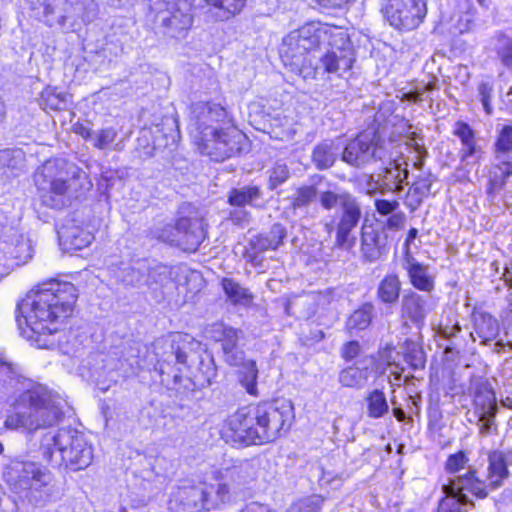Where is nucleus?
Masks as SVG:
<instances>
[{"mask_svg":"<svg viewBox=\"0 0 512 512\" xmlns=\"http://www.w3.org/2000/svg\"><path fill=\"white\" fill-rule=\"evenodd\" d=\"M12 390L19 394L4 421L6 429L34 434L57 424L63 417L66 401L60 395L22 378L12 364L0 359V399Z\"/></svg>","mask_w":512,"mask_h":512,"instance_id":"1","label":"nucleus"},{"mask_svg":"<svg viewBox=\"0 0 512 512\" xmlns=\"http://www.w3.org/2000/svg\"><path fill=\"white\" fill-rule=\"evenodd\" d=\"M77 298V289L70 282L50 280L31 290L17 305L16 321L22 335L39 347L53 345L46 337L59 331Z\"/></svg>","mask_w":512,"mask_h":512,"instance_id":"2","label":"nucleus"},{"mask_svg":"<svg viewBox=\"0 0 512 512\" xmlns=\"http://www.w3.org/2000/svg\"><path fill=\"white\" fill-rule=\"evenodd\" d=\"M337 29L320 22H310L299 29L291 31L282 40L280 55L283 63L298 70L304 78H316L317 75L336 74L342 76L349 71L354 63L350 49L337 48L326 52L312 67L307 55L321 44H331Z\"/></svg>","mask_w":512,"mask_h":512,"instance_id":"3","label":"nucleus"},{"mask_svg":"<svg viewBox=\"0 0 512 512\" xmlns=\"http://www.w3.org/2000/svg\"><path fill=\"white\" fill-rule=\"evenodd\" d=\"M294 407L288 400L263 402L238 409L227 421V437L241 445L263 444L276 440L290 429Z\"/></svg>","mask_w":512,"mask_h":512,"instance_id":"4","label":"nucleus"},{"mask_svg":"<svg viewBox=\"0 0 512 512\" xmlns=\"http://www.w3.org/2000/svg\"><path fill=\"white\" fill-rule=\"evenodd\" d=\"M226 118L227 111L220 104L198 101L191 105L190 134L200 152L214 161H223L241 153L247 144L246 136L236 127L214 125Z\"/></svg>","mask_w":512,"mask_h":512,"instance_id":"5","label":"nucleus"},{"mask_svg":"<svg viewBox=\"0 0 512 512\" xmlns=\"http://www.w3.org/2000/svg\"><path fill=\"white\" fill-rule=\"evenodd\" d=\"M317 198H319L321 207L326 211H331L337 206L340 208L335 226L333 223L325 224L328 233L335 229V247L344 250L354 247L356 244L354 232L362 217L358 199L345 190H326L319 193L316 186L303 185L298 187L292 195L289 209L296 216Z\"/></svg>","mask_w":512,"mask_h":512,"instance_id":"6","label":"nucleus"},{"mask_svg":"<svg viewBox=\"0 0 512 512\" xmlns=\"http://www.w3.org/2000/svg\"><path fill=\"white\" fill-rule=\"evenodd\" d=\"M34 182L43 205L62 209L82 197L92 183L81 168L64 159H50L34 173Z\"/></svg>","mask_w":512,"mask_h":512,"instance_id":"7","label":"nucleus"},{"mask_svg":"<svg viewBox=\"0 0 512 512\" xmlns=\"http://www.w3.org/2000/svg\"><path fill=\"white\" fill-rule=\"evenodd\" d=\"M510 458H512V452L507 454L498 450L489 452L486 479H480L476 476V470L469 468L464 475H459L445 486L448 496L441 500L437 512H467L470 501L464 491L479 498H485L488 495V488L501 487L509 476L507 466Z\"/></svg>","mask_w":512,"mask_h":512,"instance_id":"8","label":"nucleus"},{"mask_svg":"<svg viewBox=\"0 0 512 512\" xmlns=\"http://www.w3.org/2000/svg\"><path fill=\"white\" fill-rule=\"evenodd\" d=\"M39 451L53 467L64 466L71 471L89 467L93 461V447L86 435L74 428H61L55 434L42 437Z\"/></svg>","mask_w":512,"mask_h":512,"instance_id":"9","label":"nucleus"},{"mask_svg":"<svg viewBox=\"0 0 512 512\" xmlns=\"http://www.w3.org/2000/svg\"><path fill=\"white\" fill-rule=\"evenodd\" d=\"M206 333L209 338L220 343L223 361L231 367L239 368L238 378L242 387L250 395L256 396L258 368L254 360L246 359L245 352L239 344L242 331L223 323H214L207 328Z\"/></svg>","mask_w":512,"mask_h":512,"instance_id":"10","label":"nucleus"},{"mask_svg":"<svg viewBox=\"0 0 512 512\" xmlns=\"http://www.w3.org/2000/svg\"><path fill=\"white\" fill-rule=\"evenodd\" d=\"M269 461L265 458H252L239 461L220 470L223 479L228 482L234 494L240 499L251 497L256 488L270 480L267 471Z\"/></svg>","mask_w":512,"mask_h":512,"instance_id":"11","label":"nucleus"},{"mask_svg":"<svg viewBox=\"0 0 512 512\" xmlns=\"http://www.w3.org/2000/svg\"><path fill=\"white\" fill-rule=\"evenodd\" d=\"M43 21L50 27L64 26L67 22L76 25L78 21L91 22L97 15L94 0H39Z\"/></svg>","mask_w":512,"mask_h":512,"instance_id":"12","label":"nucleus"},{"mask_svg":"<svg viewBox=\"0 0 512 512\" xmlns=\"http://www.w3.org/2000/svg\"><path fill=\"white\" fill-rule=\"evenodd\" d=\"M163 242L178 246L185 251H196L205 239L203 219L182 217L175 225L165 224L156 232Z\"/></svg>","mask_w":512,"mask_h":512,"instance_id":"13","label":"nucleus"},{"mask_svg":"<svg viewBox=\"0 0 512 512\" xmlns=\"http://www.w3.org/2000/svg\"><path fill=\"white\" fill-rule=\"evenodd\" d=\"M150 9L172 37H179L193 23L190 0H149Z\"/></svg>","mask_w":512,"mask_h":512,"instance_id":"14","label":"nucleus"},{"mask_svg":"<svg viewBox=\"0 0 512 512\" xmlns=\"http://www.w3.org/2000/svg\"><path fill=\"white\" fill-rule=\"evenodd\" d=\"M383 150L378 145L375 132L364 131L350 140L341 153V159L350 166L361 168L381 160Z\"/></svg>","mask_w":512,"mask_h":512,"instance_id":"15","label":"nucleus"},{"mask_svg":"<svg viewBox=\"0 0 512 512\" xmlns=\"http://www.w3.org/2000/svg\"><path fill=\"white\" fill-rule=\"evenodd\" d=\"M385 14L391 26L399 30H412L419 26L427 14L425 0H386Z\"/></svg>","mask_w":512,"mask_h":512,"instance_id":"16","label":"nucleus"},{"mask_svg":"<svg viewBox=\"0 0 512 512\" xmlns=\"http://www.w3.org/2000/svg\"><path fill=\"white\" fill-rule=\"evenodd\" d=\"M6 482L15 490L39 489L50 480L47 473L33 462L13 461L3 472Z\"/></svg>","mask_w":512,"mask_h":512,"instance_id":"17","label":"nucleus"},{"mask_svg":"<svg viewBox=\"0 0 512 512\" xmlns=\"http://www.w3.org/2000/svg\"><path fill=\"white\" fill-rule=\"evenodd\" d=\"M475 412L478 415L479 433L483 436L497 430L495 417L497 413L496 396L486 382L477 385L475 393Z\"/></svg>","mask_w":512,"mask_h":512,"instance_id":"18","label":"nucleus"},{"mask_svg":"<svg viewBox=\"0 0 512 512\" xmlns=\"http://www.w3.org/2000/svg\"><path fill=\"white\" fill-rule=\"evenodd\" d=\"M198 488L202 492L201 501L204 511L219 510L238 501L227 481L223 479V474L218 471L215 482L199 483Z\"/></svg>","mask_w":512,"mask_h":512,"instance_id":"19","label":"nucleus"},{"mask_svg":"<svg viewBox=\"0 0 512 512\" xmlns=\"http://www.w3.org/2000/svg\"><path fill=\"white\" fill-rule=\"evenodd\" d=\"M437 303L438 300L433 295H420L410 290L401 299L400 316L406 322L420 327L427 315L436 308Z\"/></svg>","mask_w":512,"mask_h":512,"instance_id":"20","label":"nucleus"},{"mask_svg":"<svg viewBox=\"0 0 512 512\" xmlns=\"http://www.w3.org/2000/svg\"><path fill=\"white\" fill-rule=\"evenodd\" d=\"M172 353L175 354L177 363L187 365L189 362L197 361L198 375H195L199 385H210L217 376V367L214 363L213 357L207 353H188L184 347L172 345Z\"/></svg>","mask_w":512,"mask_h":512,"instance_id":"21","label":"nucleus"},{"mask_svg":"<svg viewBox=\"0 0 512 512\" xmlns=\"http://www.w3.org/2000/svg\"><path fill=\"white\" fill-rule=\"evenodd\" d=\"M453 134L459 138L461 143L458 152L461 163H469L470 159H473L476 163H480L483 160L485 151L479 144L476 133L469 124L463 121L456 122Z\"/></svg>","mask_w":512,"mask_h":512,"instance_id":"22","label":"nucleus"},{"mask_svg":"<svg viewBox=\"0 0 512 512\" xmlns=\"http://www.w3.org/2000/svg\"><path fill=\"white\" fill-rule=\"evenodd\" d=\"M200 488L196 485H183L178 487L168 501L169 512H202Z\"/></svg>","mask_w":512,"mask_h":512,"instance_id":"23","label":"nucleus"},{"mask_svg":"<svg viewBox=\"0 0 512 512\" xmlns=\"http://www.w3.org/2000/svg\"><path fill=\"white\" fill-rule=\"evenodd\" d=\"M403 268L407 271L410 283L415 289L428 293L434 289V277L428 273V268L419 263L408 250Z\"/></svg>","mask_w":512,"mask_h":512,"instance_id":"24","label":"nucleus"},{"mask_svg":"<svg viewBox=\"0 0 512 512\" xmlns=\"http://www.w3.org/2000/svg\"><path fill=\"white\" fill-rule=\"evenodd\" d=\"M60 241L70 250H80L89 246L94 240L91 232L78 226L74 221H67L58 230Z\"/></svg>","mask_w":512,"mask_h":512,"instance_id":"25","label":"nucleus"},{"mask_svg":"<svg viewBox=\"0 0 512 512\" xmlns=\"http://www.w3.org/2000/svg\"><path fill=\"white\" fill-rule=\"evenodd\" d=\"M387 236L371 227L362 230L361 252L368 262H375L387 252Z\"/></svg>","mask_w":512,"mask_h":512,"instance_id":"26","label":"nucleus"},{"mask_svg":"<svg viewBox=\"0 0 512 512\" xmlns=\"http://www.w3.org/2000/svg\"><path fill=\"white\" fill-rule=\"evenodd\" d=\"M1 248L3 254L12 261L13 268L26 264L33 257V246L31 240L22 234H15L11 243L4 242Z\"/></svg>","mask_w":512,"mask_h":512,"instance_id":"27","label":"nucleus"},{"mask_svg":"<svg viewBox=\"0 0 512 512\" xmlns=\"http://www.w3.org/2000/svg\"><path fill=\"white\" fill-rule=\"evenodd\" d=\"M436 177L431 172H422L410 186L404 204L411 212L416 211L422 204L424 198L430 194L431 186Z\"/></svg>","mask_w":512,"mask_h":512,"instance_id":"28","label":"nucleus"},{"mask_svg":"<svg viewBox=\"0 0 512 512\" xmlns=\"http://www.w3.org/2000/svg\"><path fill=\"white\" fill-rule=\"evenodd\" d=\"M341 145L335 140H324L318 143L312 151L311 159L318 170L332 167L338 158Z\"/></svg>","mask_w":512,"mask_h":512,"instance_id":"29","label":"nucleus"},{"mask_svg":"<svg viewBox=\"0 0 512 512\" xmlns=\"http://www.w3.org/2000/svg\"><path fill=\"white\" fill-rule=\"evenodd\" d=\"M408 177L407 164L405 162L393 161L386 167L381 175L382 194L386 192L399 193L402 191V183Z\"/></svg>","mask_w":512,"mask_h":512,"instance_id":"30","label":"nucleus"},{"mask_svg":"<svg viewBox=\"0 0 512 512\" xmlns=\"http://www.w3.org/2000/svg\"><path fill=\"white\" fill-rule=\"evenodd\" d=\"M474 333L487 343L499 334V323L496 318L487 312L475 311L473 313Z\"/></svg>","mask_w":512,"mask_h":512,"instance_id":"31","label":"nucleus"},{"mask_svg":"<svg viewBox=\"0 0 512 512\" xmlns=\"http://www.w3.org/2000/svg\"><path fill=\"white\" fill-rule=\"evenodd\" d=\"M211 6L209 13L215 20L225 21L239 14L247 0H205Z\"/></svg>","mask_w":512,"mask_h":512,"instance_id":"32","label":"nucleus"},{"mask_svg":"<svg viewBox=\"0 0 512 512\" xmlns=\"http://www.w3.org/2000/svg\"><path fill=\"white\" fill-rule=\"evenodd\" d=\"M263 192L259 186L246 185L240 188H234L230 191L228 203L232 206L244 207L245 205H256L261 200Z\"/></svg>","mask_w":512,"mask_h":512,"instance_id":"33","label":"nucleus"},{"mask_svg":"<svg viewBox=\"0 0 512 512\" xmlns=\"http://www.w3.org/2000/svg\"><path fill=\"white\" fill-rule=\"evenodd\" d=\"M401 291V281L396 274L386 275L378 284L377 298L384 304H394L398 301Z\"/></svg>","mask_w":512,"mask_h":512,"instance_id":"34","label":"nucleus"},{"mask_svg":"<svg viewBox=\"0 0 512 512\" xmlns=\"http://www.w3.org/2000/svg\"><path fill=\"white\" fill-rule=\"evenodd\" d=\"M71 96L57 87H47L41 93V105L44 109L65 110L71 102Z\"/></svg>","mask_w":512,"mask_h":512,"instance_id":"35","label":"nucleus"},{"mask_svg":"<svg viewBox=\"0 0 512 512\" xmlns=\"http://www.w3.org/2000/svg\"><path fill=\"white\" fill-rule=\"evenodd\" d=\"M370 371L368 367L350 366L339 373V382L348 388L360 389L365 386Z\"/></svg>","mask_w":512,"mask_h":512,"instance_id":"36","label":"nucleus"},{"mask_svg":"<svg viewBox=\"0 0 512 512\" xmlns=\"http://www.w3.org/2000/svg\"><path fill=\"white\" fill-rule=\"evenodd\" d=\"M374 305L370 302L364 303L355 310L346 321V328L349 332L365 330L373 319Z\"/></svg>","mask_w":512,"mask_h":512,"instance_id":"37","label":"nucleus"},{"mask_svg":"<svg viewBox=\"0 0 512 512\" xmlns=\"http://www.w3.org/2000/svg\"><path fill=\"white\" fill-rule=\"evenodd\" d=\"M367 415L372 419L382 418L389 412V405L383 391L375 389L365 397Z\"/></svg>","mask_w":512,"mask_h":512,"instance_id":"38","label":"nucleus"},{"mask_svg":"<svg viewBox=\"0 0 512 512\" xmlns=\"http://www.w3.org/2000/svg\"><path fill=\"white\" fill-rule=\"evenodd\" d=\"M487 179L486 193L494 198L506 186L508 180L500 162L496 161L490 165Z\"/></svg>","mask_w":512,"mask_h":512,"instance_id":"39","label":"nucleus"},{"mask_svg":"<svg viewBox=\"0 0 512 512\" xmlns=\"http://www.w3.org/2000/svg\"><path fill=\"white\" fill-rule=\"evenodd\" d=\"M172 274V268L163 264H157L148 269L145 283L151 288H167L172 284Z\"/></svg>","mask_w":512,"mask_h":512,"instance_id":"40","label":"nucleus"},{"mask_svg":"<svg viewBox=\"0 0 512 512\" xmlns=\"http://www.w3.org/2000/svg\"><path fill=\"white\" fill-rule=\"evenodd\" d=\"M512 152V125H503L497 128L496 140L493 144L495 159H502Z\"/></svg>","mask_w":512,"mask_h":512,"instance_id":"41","label":"nucleus"},{"mask_svg":"<svg viewBox=\"0 0 512 512\" xmlns=\"http://www.w3.org/2000/svg\"><path fill=\"white\" fill-rule=\"evenodd\" d=\"M24 162L25 154L21 149L0 150V174H5L7 170H20Z\"/></svg>","mask_w":512,"mask_h":512,"instance_id":"42","label":"nucleus"},{"mask_svg":"<svg viewBox=\"0 0 512 512\" xmlns=\"http://www.w3.org/2000/svg\"><path fill=\"white\" fill-rule=\"evenodd\" d=\"M222 288L228 299L233 304L246 305L252 299V295L248 292V290L242 287L238 282L234 281L233 279L224 278L222 280Z\"/></svg>","mask_w":512,"mask_h":512,"instance_id":"43","label":"nucleus"},{"mask_svg":"<svg viewBox=\"0 0 512 512\" xmlns=\"http://www.w3.org/2000/svg\"><path fill=\"white\" fill-rule=\"evenodd\" d=\"M468 463V458L466 454L463 451H458L455 454H451L445 464V469L449 474H456L454 477H450L448 479V482L443 485V492L445 493L446 498L448 493L445 490V486L448 485L453 479L458 478L459 475H464L465 473L461 474L460 472L465 469L466 465Z\"/></svg>","mask_w":512,"mask_h":512,"instance_id":"44","label":"nucleus"},{"mask_svg":"<svg viewBox=\"0 0 512 512\" xmlns=\"http://www.w3.org/2000/svg\"><path fill=\"white\" fill-rule=\"evenodd\" d=\"M115 277L118 281L124 283L127 286H138L145 282L144 274L141 271V268L131 267L129 265L120 267L115 272Z\"/></svg>","mask_w":512,"mask_h":512,"instance_id":"45","label":"nucleus"},{"mask_svg":"<svg viewBox=\"0 0 512 512\" xmlns=\"http://www.w3.org/2000/svg\"><path fill=\"white\" fill-rule=\"evenodd\" d=\"M268 189L274 190L278 186L285 183L290 177V170L286 163L276 162L271 169L268 170Z\"/></svg>","mask_w":512,"mask_h":512,"instance_id":"46","label":"nucleus"},{"mask_svg":"<svg viewBox=\"0 0 512 512\" xmlns=\"http://www.w3.org/2000/svg\"><path fill=\"white\" fill-rule=\"evenodd\" d=\"M404 359L413 370L424 368L425 357L423 350L415 343H406Z\"/></svg>","mask_w":512,"mask_h":512,"instance_id":"47","label":"nucleus"},{"mask_svg":"<svg viewBox=\"0 0 512 512\" xmlns=\"http://www.w3.org/2000/svg\"><path fill=\"white\" fill-rule=\"evenodd\" d=\"M323 499L319 495L305 497L293 503L287 512H319Z\"/></svg>","mask_w":512,"mask_h":512,"instance_id":"48","label":"nucleus"},{"mask_svg":"<svg viewBox=\"0 0 512 512\" xmlns=\"http://www.w3.org/2000/svg\"><path fill=\"white\" fill-rule=\"evenodd\" d=\"M118 133L115 128L107 127L95 131L93 137V146L100 150L110 148L111 144L116 140Z\"/></svg>","mask_w":512,"mask_h":512,"instance_id":"49","label":"nucleus"},{"mask_svg":"<svg viewBox=\"0 0 512 512\" xmlns=\"http://www.w3.org/2000/svg\"><path fill=\"white\" fill-rule=\"evenodd\" d=\"M497 54L506 67L512 68V38L502 36L498 40Z\"/></svg>","mask_w":512,"mask_h":512,"instance_id":"50","label":"nucleus"},{"mask_svg":"<svg viewBox=\"0 0 512 512\" xmlns=\"http://www.w3.org/2000/svg\"><path fill=\"white\" fill-rule=\"evenodd\" d=\"M478 94L486 114L491 115L493 112V107L491 105L493 86L488 82L480 83L478 86Z\"/></svg>","mask_w":512,"mask_h":512,"instance_id":"51","label":"nucleus"},{"mask_svg":"<svg viewBox=\"0 0 512 512\" xmlns=\"http://www.w3.org/2000/svg\"><path fill=\"white\" fill-rule=\"evenodd\" d=\"M264 234L273 244L275 243V248L277 249L283 243L287 231L282 224L275 223L271 226L270 230Z\"/></svg>","mask_w":512,"mask_h":512,"instance_id":"52","label":"nucleus"},{"mask_svg":"<svg viewBox=\"0 0 512 512\" xmlns=\"http://www.w3.org/2000/svg\"><path fill=\"white\" fill-rule=\"evenodd\" d=\"M251 246L255 253H261L266 250H275V243L270 241V239L267 238V236L263 233L260 235L255 236L253 239H251Z\"/></svg>","mask_w":512,"mask_h":512,"instance_id":"53","label":"nucleus"},{"mask_svg":"<svg viewBox=\"0 0 512 512\" xmlns=\"http://www.w3.org/2000/svg\"><path fill=\"white\" fill-rule=\"evenodd\" d=\"M399 207L398 201H389L379 199L375 201L376 211L381 215H389L396 211Z\"/></svg>","mask_w":512,"mask_h":512,"instance_id":"54","label":"nucleus"},{"mask_svg":"<svg viewBox=\"0 0 512 512\" xmlns=\"http://www.w3.org/2000/svg\"><path fill=\"white\" fill-rule=\"evenodd\" d=\"M173 384V388L176 390L183 387L186 391H192L196 387V382L191 377H183L177 373L173 375Z\"/></svg>","mask_w":512,"mask_h":512,"instance_id":"55","label":"nucleus"},{"mask_svg":"<svg viewBox=\"0 0 512 512\" xmlns=\"http://www.w3.org/2000/svg\"><path fill=\"white\" fill-rule=\"evenodd\" d=\"M360 352V345L357 341L347 342L342 348V357L346 360L355 358Z\"/></svg>","mask_w":512,"mask_h":512,"instance_id":"56","label":"nucleus"},{"mask_svg":"<svg viewBox=\"0 0 512 512\" xmlns=\"http://www.w3.org/2000/svg\"><path fill=\"white\" fill-rule=\"evenodd\" d=\"M406 217L404 213H392L391 216L386 221V226L389 229L397 230L404 226Z\"/></svg>","mask_w":512,"mask_h":512,"instance_id":"57","label":"nucleus"},{"mask_svg":"<svg viewBox=\"0 0 512 512\" xmlns=\"http://www.w3.org/2000/svg\"><path fill=\"white\" fill-rule=\"evenodd\" d=\"M325 8H343L344 6L353 3L355 0H313Z\"/></svg>","mask_w":512,"mask_h":512,"instance_id":"58","label":"nucleus"},{"mask_svg":"<svg viewBox=\"0 0 512 512\" xmlns=\"http://www.w3.org/2000/svg\"><path fill=\"white\" fill-rule=\"evenodd\" d=\"M13 270L12 261H8V256L0 250V279L8 275Z\"/></svg>","mask_w":512,"mask_h":512,"instance_id":"59","label":"nucleus"},{"mask_svg":"<svg viewBox=\"0 0 512 512\" xmlns=\"http://www.w3.org/2000/svg\"><path fill=\"white\" fill-rule=\"evenodd\" d=\"M380 191L382 193V182L381 180H374L372 175H369L367 178V189L366 193L370 196H373Z\"/></svg>","mask_w":512,"mask_h":512,"instance_id":"60","label":"nucleus"},{"mask_svg":"<svg viewBox=\"0 0 512 512\" xmlns=\"http://www.w3.org/2000/svg\"><path fill=\"white\" fill-rule=\"evenodd\" d=\"M460 331L461 327L458 323H455L452 326H441L439 329V333L446 339H451Z\"/></svg>","mask_w":512,"mask_h":512,"instance_id":"61","label":"nucleus"},{"mask_svg":"<svg viewBox=\"0 0 512 512\" xmlns=\"http://www.w3.org/2000/svg\"><path fill=\"white\" fill-rule=\"evenodd\" d=\"M240 512H272V510L259 502H251L245 506Z\"/></svg>","mask_w":512,"mask_h":512,"instance_id":"62","label":"nucleus"},{"mask_svg":"<svg viewBox=\"0 0 512 512\" xmlns=\"http://www.w3.org/2000/svg\"><path fill=\"white\" fill-rule=\"evenodd\" d=\"M75 132L77 134H79L81 137H83L84 139L91 140L93 142V137H94L95 131H93L92 129H90L82 124H79L75 127Z\"/></svg>","mask_w":512,"mask_h":512,"instance_id":"63","label":"nucleus"},{"mask_svg":"<svg viewBox=\"0 0 512 512\" xmlns=\"http://www.w3.org/2000/svg\"><path fill=\"white\" fill-rule=\"evenodd\" d=\"M248 216L249 214L244 210L234 211L231 213V220L237 224H242L248 221Z\"/></svg>","mask_w":512,"mask_h":512,"instance_id":"64","label":"nucleus"}]
</instances>
